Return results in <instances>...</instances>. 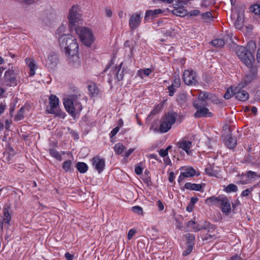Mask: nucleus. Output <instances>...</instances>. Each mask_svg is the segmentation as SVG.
Here are the masks:
<instances>
[{
    "label": "nucleus",
    "instance_id": "1",
    "mask_svg": "<svg viewBox=\"0 0 260 260\" xmlns=\"http://www.w3.org/2000/svg\"><path fill=\"white\" fill-rule=\"evenodd\" d=\"M65 27L61 25L57 29L56 35H58L59 44L61 48H63L66 53L72 52V53H78L79 45L76 39L70 34H64Z\"/></svg>",
    "mask_w": 260,
    "mask_h": 260
},
{
    "label": "nucleus",
    "instance_id": "2",
    "mask_svg": "<svg viewBox=\"0 0 260 260\" xmlns=\"http://www.w3.org/2000/svg\"><path fill=\"white\" fill-rule=\"evenodd\" d=\"M236 53L240 60L248 68L250 69L251 78H254L257 74V67L253 65L255 62L254 55L245 47L238 46L235 49Z\"/></svg>",
    "mask_w": 260,
    "mask_h": 260
},
{
    "label": "nucleus",
    "instance_id": "3",
    "mask_svg": "<svg viewBox=\"0 0 260 260\" xmlns=\"http://www.w3.org/2000/svg\"><path fill=\"white\" fill-rule=\"evenodd\" d=\"M63 105L66 111L73 117H78L83 106L80 101V95H71L63 100Z\"/></svg>",
    "mask_w": 260,
    "mask_h": 260
},
{
    "label": "nucleus",
    "instance_id": "4",
    "mask_svg": "<svg viewBox=\"0 0 260 260\" xmlns=\"http://www.w3.org/2000/svg\"><path fill=\"white\" fill-rule=\"evenodd\" d=\"M206 203L209 205L212 204L220 206L222 213L226 215L231 212V207L230 201L228 197L224 195L208 198L206 199Z\"/></svg>",
    "mask_w": 260,
    "mask_h": 260
},
{
    "label": "nucleus",
    "instance_id": "5",
    "mask_svg": "<svg viewBox=\"0 0 260 260\" xmlns=\"http://www.w3.org/2000/svg\"><path fill=\"white\" fill-rule=\"evenodd\" d=\"M20 77L19 71L13 69L7 70L3 78V86L15 87L20 82Z\"/></svg>",
    "mask_w": 260,
    "mask_h": 260
},
{
    "label": "nucleus",
    "instance_id": "6",
    "mask_svg": "<svg viewBox=\"0 0 260 260\" xmlns=\"http://www.w3.org/2000/svg\"><path fill=\"white\" fill-rule=\"evenodd\" d=\"M177 117V113L171 111L165 114L162 117L159 127V131L161 133L168 132L175 123Z\"/></svg>",
    "mask_w": 260,
    "mask_h": 260
},
{
    "label": "nucleus",
    "instance_id": "7",
    "mask_svg": "<svg viewBox=\"0 0 260 260\" xmlns=\"http://www.w3.org/2000/svg\"><path fill=\"white\" fill-rule=\"evenodd\" d=\"M75 29L81 42L87 47H89L94 42V38L91 30L84 26H77Z\"/></svg>",
    "mask_w": 260,
    "mask_h": 260
},
{
    "label": "nucleus",
    "instance_id": "8",
    "mask_svg": "<svg viewBox=\"0 0 260 260\" xmlns=\"http://www.w3.org/2000/svg\"><path fill=\"white\" fill-rule=\"evenodd\" d=\"M80 9L78 5H73L69 11L68 18L69 20V26L71 29L77 27L78 21L80 19Z\"/></svg>",
    "mask_w": 260,
    "mask_h": 260
},
{
    "label": "nucleus",
    "instance_id": "9",
    "mask_svg": "<svg viewBox=\"0 0 260 260\" xmlns=\"http://www.w3.org/2000/svg\"><path fill=\"white\" fill-rule=\"evenodd\" d=\"M49 102L50 108L47 110L48 113L54 114L55 116L64 118L66 116V113L58 108L59 105L58 98L55 95L52 94L49 98Z\"/></svg>",
    "mask_w": 260,
    "mask_h": 260
},
{
    "label": "nucleus",
    "instance_id": "10",
    "mask_svg": "<svg viewBox=\"0 0 260 260\" xmlns=\"http://www.w3.org/2000/svg\"><path fill=\"white\" fill-rule=\"evenodd\" d=\"M187 226L188 228L192 229L194 232H198L202 230H207L208 232H210V230L214 228L213 224L204 220L197 223L194 220H191L187 222Z\"/></svg>",
    "mask_w": 260,
    "mask_h": 260
},
{
    "label": "nucleus",
    "instance_id": "11",
    "mask_svg": "<svg viewBox=\"0 0 260 260\" xmlns=\"http://www.w3.org/2000/svg\"><path fill=\"white\" fill-rule=\"evenodd\" d=\"M248 84L246 81L239 84L235 88V98L240 101H246L249 98L248 93L243 88Z\"/></svg>",
    "mask_w": 260,
    "mask_h": 260
},
{
    "label": "nucleus",
    "instance_id": "12",
    "mask_svg": "<svg viewBox=\"0 0 260 260\" xmlns=\"http://www.w3.org/2000/svg\"><path fill=\"white\" fill-rule=\"evenodd\" d=\"M183 81L187 85H196L197 82L196 73L192 70H185L183 73Z\"/></svg>",
    "mask_w": 260,
    "mask_h": 260
},
{
    "label": "nucleus",
    "instance_id": "13",
    "mask_svg": "<svg viewBox=\"0 0 260 260\" xmlns=\"http://www.w3.org/2000/svg\"><path fill=\"white\" fill-rule=\"evenodd\" d=\"M59 62L58 56L55 53H50L47 57L46 66L49 71L54 70Z\"/></svg>",
    "mask_w": 260,
    "mask_h": 260
},
{
    "label": "nucleus",
    "instance_id": "14",
    "mask_svg": "<svg viewBox=\"0 0 260 260\" xmlns=\"http://www.w3.org/2000/svg\"><path fill=\"white\" fill-rule=\"evenodd\" d=\"M141 13H135L132 14L129 18L128 24L131 30L138 28L141 23Z\"/></svg>",
    "mask_w": 260,
    "mask_h": 260
},
{
    "label": "nucleus",
    "instance_id": "15",
    "mask_svg": "<svg viewBox=\"0 0 260 260\" xmlns=\"http://www.w3.org/2000/svg\"><path fill=\"white\" fill-rule=\"evenodd\" d=\"M11 207L10 205H5L3 207V218L2 221H0V226L3 228L4 224L9 226L10 224V222L11 220V215L10 213Z\"/></svg>",
    "mask_w": 260,
    "mask_h": 260
},
{
    "label": "nucleus",
    "instance_id": "16",
    "mask_svg": "<svg viewBox=\"0 0 260 260\" xmlns=\"http://www.w3.org/2000/svg\"><path fill=\"white\" fill-rule=\"evenodd\" d=\"M183 171L178 177V181L179 183L182 181L184 178L192 177L196 174V171L191 167L185 168Z\"/></svg>",
    "mask_w": 260,
    "mask_h": 260
},
{
    "label": "nucleus",
    "instance_id": "17",
    "mask_svg": "<svg viewBox=\"0 0 260 260\" xmlns=\"http://www.w3.org/2000/svg\"><path fill=\"white\" fill-rule=\"evenodd\" d=\"M92 163L94 168L98 171L99 173H101L105 167V159L96 156L92 158Z\"/></svg>",
    "mask_w": 260,
    "mask_h": 260
},
{
    "label": "nucleus",
    "instance_id": "18",
    "mask_svg": "<svg viewBox=\"0 0 260 260\" xmlns=\"http://www.w3.org/2000/svg\"><path fill=\"white\" fill-rule=\"evenodd\" d=\"M212 115V113L210 112L209 109L206 108L205 106L197 109L196 112L194 114L195 118L211 117Z\"/></svg>",
    "mask_w": 260,
    "mask_h": 260
},
{
    "label": "nucleus",
    "instance_id": "19",
    "mask_svg": "<svg viewBox=\"0 0 260 260\" xmlns=\"http://www.w3.org/2000/svg\"><path fill=\"white\" fill-rule=\"evenodd\" d=\"M72 52L67 53L66 54L70 56L69 57V62L74 67L77 68L80 65L79 58L77 53H72Z\"/></svg>",
    "mask_w": 260,
    "mask_h": 260
},
{
    "label": "nucleus",
    "instance_id": "20",
    "mask_svg": "<svg viewBox=\"0 0 260 260\" xmlns=\"http://www.w3.org/2000/svg\"><path fill=\"white\" fill-rule=\"evenodd\" d=\"M191 142L189 141L182 140L177 143V146L179 148H181L184 150L188 155H189L191 153V150H190V148L191 147Z\"/></svg>",
    "mask_w": 260,
    "mask_h": 260
},
{
    "label": "nucleus",
    "instance_id": "21",
    "mask_svg": "<svg viewBox=\"0 0 260 260\" xmlns=\"http://www.w3.org/2000/svg\"><path fill=\"white\" fill-rule=\"evenodd\" d=\"M162 11L161 9L148 10L146 11L144 19L145 20H148L149 18L153 19L157 16V15L161 13Z\"/></svg>",
    "mask_w": 260,
    "mask_h": 260
},
{
    "label": "nucleus",
    "instance_id": "22",
    "mask_svg": "<svg viewBox=\"0 0 260 260\" xmlns=\"http://www.w3.org/2000/svg\"><path fill=\"white\" fill-rule=\"evenodd\" d=\"M25 62L28 64L30 70L29 76H33L36 73L35 70L37 69L36 63L34 60L28 58L25 59Z\"/></svg>",
    "mask_w": 260,
    "mask_h": 260
},
{
    "label": "nucleus",
    "instance_id": "23",
    "mask_svg": "<svg viewBox=\"0 0 260 260\" xmlns=\"http://www.w3.org/2000/svg\"><path fill=\"white\" fill-rule=\"evenodd\" d=\"M184 188L191 190L200 191L203 192L204 190L201 184L187 182L184 185Z\"/></svg>",
    "mask_w": 260,
    "mask_h": 260
},
{
    "label": "nucleus",
    "instance_id": "24",
    "mask_svg": "<svg viewBox=\"0 0 260 260\" xmlns=\"http://www.w3.org/2000/svg\"><path fill=\"white\" fill-rule=\"evenodd\" d=\"M225 145L230 149L234 148L237 145V140L235 137H233L231 135H228L226 137Z\"/></svg>",
    "mask_w": 260,
    "mask_h": 260
},
{
    "label": "nucleus",
    "instance_id": "25",
    "mask_svg": "<svg viewBox=\"0 0 260 260\" xmlns=\"http://www.w3.org/2000/svg\"><path fill=\"white\" fill-rule=\"evenodd\" d=\"M187 95L184 93H180L177 95V102L182 107L186 106Z\"/></svg>",
    "mask_w": 260,
    "mask_h": 260
},
{
    "label": "nucleus",
    "instance_id": "26",
    "mask_svg": "<svg viewBox=\"0 0 260 260\" xmlns=\"http://www.w3.org/2000/svg\"><path fill=\"white\" fill-rule=\"evenodd\" d=\"M88 89L89 92V95L91 96H96L100 91L99 88L94 83L88 85Z\"/></svg>",
    "mask_w": 260,
    "mask_h": 260
},
{
    "label": "nucleus",
    "instance_id": "27",
    "mask_svg": "<svg viewBox=\"0 0 260 260\" xmlns=\"http://www.w3.org/2000/svg\"><path fill=\"white\" fill-rule=\"evenodd\" d=\"M173 14L180 17H184L188 14L187 10H185L182 7L175 8L172 11Z\"/></svg>",
    "mask_w": 260,
    "mask_h": 260
},
{
    "label": "nucleus",
    "instance_id": "28",
    "mask_svg": "<svg viewBox=\"0 0 260 260\" xmlns=\"http://www.w3.org/2000/svg\"><path fill=\"white\" fill-rule=\"evenodd\" d=\"M201 19L206 23H209L213 20L212 14L210 12H207L201 14Z\"/></svg>",
    "mask_w": 260,
    "mask_h": 260
},
{
    "label": "nucleus",
    "instance_id": "29",
    "mask_svg": "<svg viewBox=\"0 0 260 260\" xmlns=\"http://www.w3.org/2000/svg\"><path fill=\"white\" fill-rule=\"evenodd\" d=\"M76 168L80 173L83 174L87 172L88 167L85 162H78L76 164Z\"/></svg>",
    "mask_w": 260,
    "mask_h": 260
},
{
    "label": "nucleus",
    "instance_id": "30",
    "mask_svg": "<svg viewBox=\"0 0 260 260\" xmlns=\"http://www.w3.org/2000/svg\"><path fill=\"white\" fill-rule=\"evenodd\" d=\"M122 63H121L118 67L115 68L114 72L115 73L116 78L118 81H120L123 79V71H121L120 73V69Z\"/></svg>",
    "mask_w": 260,
    "mask_h": 260
},
{
    "label": "nucleus",
    "instance_id": "31",
    "mask_svg": "<svg viewBox=\"0 0 260 260\" xmlns=\"http://www.w3.org/2000/svg\"><path fill=\"white\" fill-rule=\"evenodd\" d=\"M126 149L125 147L121 143L116 144L114 146V149L116 153L119 155H123V152Z\"/></svg>",
    "mask_w": 260,
    "mask_h": 260
},
{
    "label": "nucleus",
    "instance_id": "32",
    "mask_svg": "<svg viewBox=\"0 0 260 260\" xmlns=\"http://www.w3.org/2000/svg\"><path fill=\"white\" fill-rule=\"evenodd\" d=\"M235 86H231L228 88L225 93L224 95V98L226 100L231 99L233 96H235Z\"/></svg>",
    "mask_w": 260,
    "mask_h": 260
},
{
    "label": "nucleus",
    "instance_id": "33",
    "mask_svg": "<svg viewBox=\"0 0 260 260\" xmlns=\"http://www.w3.org/2000/svg\"><path fill=\"white\" fill-rule=\"evenodd\" d=\"M62 169L66 172H71L72 171V162L70 160H67L63 162L62 164Z\"/></svg>",
    "mask_w": 260,
    "mask_h": 260
},
{
    "label": "nucleus",
    "instance_id": "34",
    "mask_svg": "<svg viewBox=\"0 0 260 260\" xmlns=\"http://www.w3.org/2000/svg\"><path fill=\"white\" fill-rule=\"evenodd\" d=\"M50 155L57 159L59 161H61L62 159V156L61 154L55 149L52 148L49 150Z\"/></svg>",
    "mask_w": 260,
    "mask_h": 260
},
{
    "label": "nucleus",
    "instance_id": "35",
    "mask_svg": "<svg viewBox=\"0 0 260 260\" xmlns=\"http://www.w3.org/2000/svg\"><path fill=\"white\" fill-rule=\"evenodd\" d=\"M211 44L216 47H222L224 45L225 42L222 39H216L211 41Z\"/></svg>",
    "mask_w": 260,
    "mask_h": 260
},
{
    "label": "nucleus",
    "instance_id": "36",
    "mask_svg": "<svg viewBox=\"0 0 260 260\" xmlns=\"http://www.w3.org/2000/svg\"><path fill=\"white\" fill-rule=\"evenodd\" d=\"M24 114V108L22 107L18 111L17 114L15 117V121H19L23 119Z\"/></svg>",
    "mask_w": 260,
    "mask_h": 260
},
{
    "label": "nucleus",
    "instance_id": "37",
    "mask_svg": "<svg viewBox=\"0 0 260 260\" xmlns=\"http://www.w3.org/2000/svg\"><path fill=\"white\" fill-rule=\"evenodd\" d=\"M208 96L209 94L208 92L206 91L200 92L198 96V99L201 102H205L208 98Z\"/></svg>",
    "mask_w": 260,
    "mask_h": 260
},
{
    "label": "nucleus",
    "instance_id": "38",
    "mask_svg": "<svg viewBox=\"0 0 260 260\" xmlns=\"http://www.w3.org/2000/svg\"><path fill=\"white\" fill-rule=\"evenodd\" d=\"M195 240V236L193 234H188L187 236V245H191L193 246L194 241Z\"/></svg>",
    "mask_w": 260,
    "mask_h": 260
},
{
    "label": "nucleus",
    "instance_id": "39",
    "mask_svg": "<svg viewBox=\"0 0 260 260\" xmlns=\"http://www.w3.org/2000/svg\"><path fill=\"white\" fill-rule=\"evenodd\" d=\"M251 11L255 13L260 18V5L258 4H254L252 7H251Z\"/></svg>",
    "mask_w": 260,
    "mask_h": 260
},
{
    "label": "nucleus",
    "instance_id": "40",
    "mask_svg": "<svg viewBox=\"0 0 260 260\" xmlns=\"http://www.w3.org/2000/svg\"><path fill=\"white\" fill-rule=\"evenodd\" d=\"M237 190V186L234 184H230L228 185L225 188V191L227 192H236Z\"/></svg>",
    "mask_w": 260,
    "mask_h": 260
},
{
    "label": "nucleus",
    "instance_id": "41",
    "mask_svg": "<svg viewBox=\"0 0 260 260\" xmlns=\"http://www.w3.org/2000/svg\"><path fill=\"white\" fill-rule=\"evenodd\" d=\"M204 102H201L199 100H194L193 103V106L196 109H199L202 107H205V105L204 103Z\"/></svg>",
    "mask_w": 260,
    "mask_h": 260
},
{
    "label": "nucleus",
    "instance_id": "42",
    "mask_svg": "<svg viewBox=\"0 0 260 260\" xmlns=\"http://www.w3.org/2000/svg\"><path fill=\"white\" fill-rule=\"evenodd\" d=\"M205 171L206 174L209 176H213L215 175V172L213 169V167L211 165H209L208 167H207L205 169Z\"/></svg>",
    "mask_w": 260,
    "mask_h": 260
},
{
    "label": "nucleus",
    "instance_id": "43",
    "mask_svg": "<svg viewBox=\"0 0 260 260\" xmlns=\"http://www.w3.org/2000/svg\"><path fill=\"white\" fill-rule=\"evenodd\" d=\"M246 176L249 179L256 178L258 177H260V176H258L256 172L251 171H249L247 172Z\"/></svg>",
    "mask_w": 260,
    "mask_h": 260
},
{
    "label": "nucleus",
    "instance_id": "44",
    "mask_svg": "<svg viewBox=\"0 0 260 260\" xmlns=\"http://www.w3.org/2000/svg\"><path fill=\"white\" fill-rule=\"evenodd\" d=\"M132 210L133 212L137 213L139 215L143 214V209L138 206H134L132 208Z\"/></svg>",
    "mask_w": 260,
    "mask_h": 260
},
{
    "label": "nucleus",
    "instance_id": "45",
    "mask_svg": "<svg viewBox=\"0 0 260 260\" xmlns=\"http://www.w3.org/2000/svg\"><path fill=\"white\" fill-rule=\"evenodd\" d=\"M152 71L150 69H145L144 70H140L138 71V73L140 76H142V74H144L146 76L149 75Z\"/></svg>",
    "mask_w": 260,
    "mask_h": 260
},
{
    "label": "nucleus",
    "instance_id": "46",
    "mask_svg": "<svg viewBox=\"0 0 260 260\" xmlns=\"http://www.w3.org/2000/svg\"><path fill=\"white\" fill-rule=\"evenodd\" d=\"M180 79L179 78H175L172 85L176 88H179L180 86Z\"/></svg>",
    "mask_w": 260,
    "mask_h": 260
},
{
    "label": "nucleus",
    "instance_id": "47",
    "mask_svg": "<svg viewBox=\"0 0 260 260\" xmlns=\"http://www.w3.org/2000/svg\"><path fill=\"white\" fill-rule=\"evenodd\" d=\"M246 161L248 163L254 164L256 160L253 155L248 154L246 157Z\"/></svg>",
    "mask_w": 260,
    "mask_h": 260
},
{
    "label": "nucleus",
    "instance_id": "48",
    "mask_svg": "<svg viewBox=\"0 0 260 260\" xmlns=\"http://www.w3.org/2000/svg\"><path fill=\"white\" fill-rule=\"evenodd\" d=\"M192 249H193L192 246L187 245V247L186 249L183 252L182 255L183 256H186V255H188L192 251Z\"/></svg>",
    "mask_w": 260,
    "mask_h": 260
},
{
    "label": "nucleus",
    "instance_id": "49",
    "mask_svg": "<svg viewBox=\"0 0 260 260\" xmlns=\"http://www.w3.org/2000/svg\"><path fill=\"white\" fill-rule=\"evenodd\" d=\"M143 169L142 167L139 166L138 164L136 165L135 166V173L137 175H140L142 173Z\"/></svg>",
    "mask_w": 260,
    "mask_h": 260
},
{
    "label": "nucleus",
    "instance_id": "50",
    "mask_svg": "<svg viewBox=\"0 0 260 260\" xmlns=\"http://www.w3.org/2000/svg\"><path fill=\"white\" fill-rule=\"evenodd\" d=\"M200 14L201 12L199 10H193L188 13V14L190 16H198Z\"/></svg>",
    "mask_w": 260,
    "mask_h": 260
},
{
    "label": "nucleus",
    "instance_id": "51",
    "mask_svg": "<svg viewBox=\"0 0 260 260\" xmlns=\"http://www.w3.org/2000/svg\"><path fill=\"white\" fill-rule=\"evenodd\" d=\"M136 233V231L135 229H131L128 232L127 239L128 240H131L133 238V237L135 235Z\"/></svg>",
    "mask_w": 260,
    "mask_h": 260
},
{
    "label": "nucleus",
    "instance_id": "52",
    "mask_svg": "<svg viewBox=\"0 0 260 260\" xmlns=\"http://www.w3.org/2000/svg\"><path fill=\"white\" fill-rule=\"evenodd\" d=\"M252 188H248L244 190L241 193L242 197H247L249 193L252 191Z\"/></svg>",
    "mask_w": 260,
    "mask_h": 260
},
{
    "label": "nucleus",
    "instance_id": "53",
    "mask_svg": "<svg viewBox=\"0 0 260 260\" xmlns=\"http://www.w3.org/2000/svg\"><path fill=\"white\" fill-rule=\"evenodd\" d=\"M168 90L169 92V95L172 96L174 95L176 92V88L173 87L172 85L168 87Z\"/></svg>",
    "mask_w": 260,
    "mask_h": 260
},
{
    "label": "nucleus",
    "instance_id": "54",
    "mask_svg": "<svg viewBox=\"0 0 260 260\" xmlns=\"http://www.w3.org/2000/svg\"><path fill=\"white\" fill-rule=\"evenodd\" d=\"M119 130V126H116V127L113 128L110 134V137H113L114 136H115L117 134V133L118 132Z\"/></svg>",
    "mask_w": 260,
    "mask_h": 260
},
{
    "label": "nucleus",
    "instance_id": "55",
    "mask_svg": "<svg viewBox=\"0 0 260 260\" xmlns=\"http://www.w3.org/2000/svg\"><path fill=\"white\" fill-rule=\"evenodd\" d=\"M247 46L250 49L254 50L256 47V44L254 41H250L248 43Z\"/></svg>",
    "mask_w": 260,
    "mask_h": 260
},
{
    "label": "nucleus",
    "instance_id": "56",
    "mask_svg": "<svg viewBox=\"0 0 260 260\" xmlns=\"http://www.w3.org/2000/svg\"><path fill=\"white\" fill-rule=\"evenodd\" d=\"M159 155L163 157H166L168 154V152L167 150L161 149L159 151Z\"/></svg>",
    "mask_w": 260,
    "mask_h": 260
},
{
    "label": "nucleus",
    "instance_id": "57",
    "mask_svg": "<svg viewBox=\"0 0 260 260\" xmlns=\"http://www.w3.org/2000/svg\"><path fill=\"white\" fill-rule=\"evenodd\" d=\"M6 104L4 103L1 102L0 103V114H2L6 108Z\"/></svg>",
    "mask_w": 260,
    "mask_h": 260
},
{
    "label": "nucleus",
    "instance_id": "58",
    "mask_svg": "<svg viewBox=\"0 0 260 260\" xmlns=\"http://www.w3.org/2000/svg\"><path fill=\"white\" fill-rule=\"evenodd\" d=\"M134 149H129L127 151H125L124 154H123L122 156L127 157H128L134 151Z\"/></svg>",
    "mask_w": 260,
    "mask_h": 260
},
{
    "label": "nucleus",
    "instance_id": "59",
    "mask_svg": "<svg viewBox=\"0 0 260 260\" xmlns=\"http://www.w3.org/2000/svg\"><path fill=\"white\" fill-rule=\"evenodd\" d=\"M143 180L144 183H146L147 186H150L152 185V182L150 177H146V178L144 179Z\"/></svg>",
    "mask_w": 260,
    "mask_h": 260
},
{
    "label": "nucleus",
    "instance_id": "60",
    "mask_svg": "<svg viewBox=\"0 0 260 260\" xmlns=\"http://www.w3.org/2000/svg\"><path fill=\"white\" fill-rule=\"evenodd\" d=\"M157 205L158 207L159 210L162 211L164 210V205H163L162 203L160 200H158L157 202Z\"/></svg>",
    "mask_w": 260,
    "mask_h": 260
},
{
    "label": "nucleus",
    "instance_id": "61",
    "mask_svg": "<svg viewBox=\"0 0 260 260\" xmlns=\"http://www.w3.org/2000/svg\"><path fill=\"white\" fill-rule=\"evenodd\" d=\"M229 260H241V257L240 255L236 254L231 257Z\"/></svg>",
    "mask_w": 260,
    "mask_h": 260
},
{
    "label": "nucleus",
    "instance_id": "62",
    "mask_svg": "<svg viewBox=\"0 0 260 260\" xmlns=\"http://www.w3.org/2000/svg\"><path fill=\"white\" fill-rule=\"evenodd\" d=\"M259 48L257 50V53H256V59L257 62H260V42L259 43Z\"/></svg>",
    "mask_w": 260,
    "mask_h": 260
},
{
    "label": "nucleus",
    "instance_id": "63",
    "mask_svg": "<svg viewBox=\"0 0 260 260\" xmlns=\"http://www.w3.org/2000/svg\"><path fill=\"white\" fill-rule=\"evenodd\" d=\"M65 257L67 260H72L73 258V255L69 252H67L65 254Z\"/></svg>",
    "mask_w": 260,
    "mask_h": 260
},
{
    "label": "nucleus",
    "instance_id": "64",
    "mask_svg": "<svg viewBox=\"0 0 260 260\" xmlns=\"http://www.w3.org/2000/svg\"><path fill=\"white\" fill-rule=\"evenodd\" d=\"M255 99L257 101L260 100V90H257L254 95Z\"/></svg>",
    "mask_w": 260,
    "mask_h": 260
}]
</instances>
